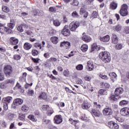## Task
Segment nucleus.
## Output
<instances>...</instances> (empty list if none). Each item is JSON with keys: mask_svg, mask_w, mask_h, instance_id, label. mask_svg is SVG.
I'll return each instance as SVG.
<instances>
[{"mask_svg": "<svg viewBox=\"0 0 129 129\" xmlns=\"http://www.w3.org/2000/svg\"><path fill=\"white\" fill-rule=\"evenodd\" d=\"M23 26L24 25H20L18 26L17 27V30L19 32H24V29H23Z\"/></svg>", "mask_w": 129, "mask_h": 129, "instance_id": "09e8293b", "label": "nucleus"}, {"mask_svg": "<svg viewBox=\"0 0 129 129\" xmlns=\"http://www.w3.org/2000/svg\"><path fill=\"white\" fill-rule=\"evenodd\" d=\"M99 95H107V91L105 89H100L98 91Z\"/></svg>", "mask_w": 129, "mask_h": 129, "instance_id": "c756f323", "label": "nucleus"}, {"mask_svg": "<svg viewBox=\"0 0 129 129\" xmlns=\"http://www.w3.org/2000/svg\"><path fill=\"white\" fill-rule=\"evenodd\" d=\"M70 42L68 41H63L60 42V47H64L66 49H69L71 47Z\"/></svg>", "mask_w": 129, "mask_h": 129, "instance_id": "aec40b11", "label": "nucleus"}, {"mask_svg": "<svg viewBox=\"0 0 129 129\" xmlns=\"http://www.w3.org/2000/svg\"><path fill=\"white\" fill-rule=\"evenodd\" d=\"M91 113L93 116H95L96 117H100L101 116H102V113L100 112V111L94 108L92 109Z\"/></svg>", "mask_w": 129, "mask_h": 129, "instance_id": "6e6552de", "label": "nucleus"}, {"mask_svg": "<svg viewBox=\"0 0 129 129\" xmlns=\"http://www.w3.org/2000/svg\"><path fill=\"white\" fill-rule=\"evenodd\" d=\"M127 5L123 4L121 6V8L119 11V14L122 17H126L128 15V11H127Z\"/></svg>", "mask_w": 129, "mask_h": 129, "instance_id": "7ed1b4c3", "label": "nucleus"}, {"mask_svg": "<svg viewBox=\"0 0 129 129\" xmlns=\"http://www.w3.org/2000/svg\"><path fill=\"white\" fill-rule=\"evenodd\" d=\"M102 112L103 115L105 116H110V115H112V113H113L112 109L110 107L107 106L103 109Z\"/></svg>", "mask_w": 129, "mask_h": 129, "instance_id": "20e7f679", "label": "nucleus"}, {"mask_svg": "<svg viewBox=\"0 0 129 129\" xmlns=\"http://www.w3.org/2000/svg\"><path fill=\"white\" fill-rule=\"evenodd\" d=\"M22 58V53H16L14 55L13 59L16 61H19Z\"/></svg>", "mask_w": 129, "mask_h": 129, "instance_id": "a878e982", "label": "nucleus"}, {"mask_svg": "<svg viewBox=\"0 0 129 129\" xmlns=\"http://www.w3.org/2000/svg\"><path fill=\"white\" fill-rule=\"evenodd\" d=\"M96 49H97V44H96V43H93L91 46L92 52L95 51Z\"/></svg>", "mask_w": 129, "mask_h": 129, "instance_id": "49530a36", "label": "nucleus"}, {"mask_svg": "<svg viewBox=\"0 0 129 129\" xmlns=\"http://www.w3.org/2000/svg\"><path fill=\"white\" fill-rule=\"evenodd\" d=\"M63 74L64 76H66V77H68V76H69L70 72L68 70H65L63 71Z\"/></svg>", "mask_w": 129, "mask_h": 129, "instance_id": "603ef678", "label": "nucleus"}, {"mask_svg": "<svg viewBox=\"0 0 129 129\" xmlns=\"http://www.w3.org/2000/svg\"><path fill=\"white\" fill-rule=\"evenodd\" d=\"M31 54L32 56H38V55H39V51L37 49H32L31 50Z\"/></svg>", "mask_w": 129, "mask_h": 129, "instance_id": "e433bc0d", "label": "nucleus"}, {"mask_svg": "<svg viewBox=\"0 0 129 129\" xmlns=\"http://www.w3.org/2000/svg\"><path fill=\"white\" fill-rule=\"evenodd\" d=\"M111 40L112 44H116L118 43V37L115 33L112 34Z\"/></svg>", "mask_w": 129, "mask_h": 129, "instance_id": "f3484780", "label": "nucleus"}, {"mask_svg": "<svg viewBox=\"0 0 129 129\" xmlns=\"http://www.w3.org/2000/svg\"><path fill=\"white\" fill-rule=\"evenodd\" d=\"M48 128H49V129H58V128L57 127H56V126H54L52 124L48 125Z\"/></svg>", "mask_w": 129, "mask_h": 129, "instance_id": "0e129e2a", "label": "nucleus"}, {"mask_svg": "<svg viewBox=\"0 0 129 129\" xmlns=\"http://www.w3.org/2000/svg\"><path fill=\"white\" fill-rule=\"evenodd\" d=\"M56 33V31L54 29H51L49 31V34L50 36H53Z\"/></svg>", "mask_w": 129, "mask_h": 129, "instance_id": "774afa93", "label": "nucleus"}, {"mask_svg": "<svg viewBox=\"0 0 129 129\" xmlns=\"http://www.w3.org/2000/svg\"><path fill=\"white\" fill-rule=\"evenodd\" d=\"M12 99L13 97H12L8 96L5 97L2 99V102L3 103L9 104V103H10V102L12 101Z\"/></svg>", "mask_w": 129, "mask_h": 129, "instance_id": "412c9836", "label": "nucleus"}, {"mask_svg": "<svg viewBox=\"0 0 129 129\" xmlns=\"http://www.w3.org/2000/svg\"><path fill=\"white\" fill-rule=\"evenodd\" d=\"M42 44L39 42H35L33 44V47L36 48V49H39L40 51H44V47H45V45L46 43L45 41H42Z\"/></svg>", "mask_w": 129, "mask_h": 129, "instance_id": "39448f33", "label": "nucleus"}, {"mask_svg": "<svg viewBox=\"0 0 129 129\" xmlns=\"http://www.w3.org/2000/svg\"><path fill=\"white\" fill-rule=\"evenodd\" d=\"M5 80V75L3 73V72L0 70V81Z\"/></svg>", "mask_w": 129, "mask_h": 129, "instance_id": "3c124183", "label": "nucleus"}, {"mask_svg": "<svg viewBox=\"0 0 129 129\" xmlns=\"http://www.w3.org/2000/svg\"><path fill=\"white\" fill-rule=\"evenodd\" d=\"M8 119L9 120H13L14 118L17 117V115L15 113H9L8 115Z\"/></svg>", "mask_w": 129, "mask_h": 129, "instance_id": "c85d7f7f", "label": "nucleus"}, {"mask_svg": "<svg viewBox=\"0 0 129 129\" xmlns=\"http://www.w3.org/2000/svg\"><path fill=\"white\" fill-rule=\"evenodd\" d=\"M127 104H128V101L126 100H123L119 102L120 106H125V105H127Z\"/></svg>", "mask_w": 129, "mask_h": 129, "instance_id": "72a5a7b5", "label": "nucleus"}, {"mask_svg": "<svg viewBox=\"0 0 129 129\" xmlns=\"http://www.w3.org/2000/svg\"><path fill=\"white\" fill-rule=\"evenodd\" d=\"M28 118L31 120V121H33L34 122H36L37 121V119L35 118V115L33 114H30L28 116Z\"/></svg>", "mask_w": 129, "mask_h": 129, "instance_id": "f704fd0d", "label": "nucleus"}, {"mask_svg": "<svg viewBox=\"0 0 129 129\" xmlns=\"http://www.w3.org/2000/svg\"><path fill=\"white\" fill-rule=\"evenodd\" d=\"M21 109L22 111H23L24 112H27L29 109H30V108L26 105H23Z\"/></svg>", "mask_w": 129, "mask_h": 129, "instance_id": "473e14b6", "label": "nucleus"}, {"mask_svg": "<svg viewBox=\"0 0 129 129\" xmlns=\"http://www.w3.org/2000/svg\"><path fill=\"white\" fill-rule=\"evenodd\" d=\"M83 36L82 37V40L85 42V43H89L92 41V38L89 35H86V33L84 32L82 34Z\"/></svg>", "mask_w": 129, "mask_h": 129, "instance_id": "9b49d317", "label": "nucleus"}, {"mask_svg": "<svg viewBox=\"0 0 129 129\" xmlns=\"http://www.w3.org/2000/svg\"><path fill=\"white\" fill-rule=\"evenodd\" d=\"M114 32H120L122 30V26L120 24H117L113 27Z\"/></svg>", "mask_w": 129, "mask_h": 129, "instance_id": "5701e85b", "label": "nucleus"}, {"mask_svg": "<svg viewBox=\"0 0 129 129\" xmlns=\"http://www.w3.org/2000/svg\"><path fill=\"white\" fill-rule=\"evenodd\" d=\"M5 33H6L7 34H12V33H13V31L10 28L6 27Z\"/></svg>", "mask_w": 129, "mask_h": 129, "instance_id": "8fccbe9b", "label": "nucleus"}, {"mask_svg": "<svg viewBox=\"0 0 129 129\" xmlns=\"http://www.w3.org/2000/svg\"><path fill=\"white\" fill-rule=\"evenodd\" d=\"M7 26L8 28H10V29H14L15 26H16V24H13V23H8L7 24Z\"/></svg>", "mask_w": 129, "mask_h": 129, "instance_id": "bf43d9fd", "label": "nucleus"}, {"mask_svg": "<svg viewBox=\"0 0 129 129\" xmlns=\"http://www.w3.org/2000/svg\"><path fill=\"white\" fill-rule=\"evenodd\" d=\"M25 117L26 116H25V114H22L20 115L19 118L20 120H22V121H25V120H26Z\"/></svg>", "mask_w": 129, "mask_h": 129, "instance_id": "5fc2aeb1", "label": "nucleus"}, {"mask_svg": "<svg viewBox=\"0 0 129 129\" xmlns=\"http://www.w3.org/2000/svg\"><path fill=\"white\" fill-rule=\"evenodd\" d=\"M6 27L0 28V33L1 34H5L6 33Z\"/></svg>", "mask_w": 129, "mask_h": 129, "instance_id": "052dcab7", "label": "nucleus"}, {"mask_svg": "<svg viewBox=\"0 0 129 129\" xmlns=\"http://www.w3.org/2000/svg\"><path fill=\"white\" fill-rule=\"evenodd\" d=\"M69 121L71 122V123L72 124H74L76 129H78V126H77L76 125L77 124V123H79V122H80L79 120H73V119L72 118H70Z\"/></svg>", "mask_w": 129, "mask_h": 129, "instance_id": "b1692460", "label": "nucleus"}, {"mask_svg": "<svg viewBox=\"0 0 129 129\" xmlns=\"http://www.w3.org/2000/svg\"><path fill=\"white\" fill-rule=\"evenodd\" d=\"M100 86L102 88L108 89L110 87V85L107 83L101 82Z\"/></svg>", "mask_w": 129, "mask_h": 129, "instance_id": "bb28decb", "label": "nucleus"}, {"mask_svg": "<svg viewBox=\"0 0 129 129\" xmlns=\"http://www.w3.org/2000/svg\"><path fill=\"white\" fill-rule=\"evenodd\" d=\"M99 77L100 78H102V79H104V80H108V77L107 76L105 75L104 74L101 73L99 75Z\"/></svg>", "mask_w": 129, "mask_h": 129, "instance_id": "58836bf2", "label": "nucleus"}, {"mask_svg": "<svg viewBox=\"0 0 129 129\" xmlns=\"http://www.w3.org/2000/svg\"><path fill=\"white\" fill-rule=\"evenodd\" d=\"M85 5L82 6L80 9V14L83 15L84 13H86V8H85Z\"/></svg>", "mask_w": 129, "mask_h": 129, "instance_id": "79ce46f5", "label": "nucleus"}, {"mask_svg": "<svg viewBox=\"0 0 129 129\" xmlns=\"http://www.w3.org/2000/svg\"><path fill=\"white\" fill-rule=\"evenodd\" d=\"M84 79L86 81H91V77H90L88 75H86V76H85Z\"/></svg>", "mask_w": 129, "mask_h": 129, "instance_id": "e2e57ef3", "label": "nucleus"}, {"mask_svg": "<svg viewBox=\"0 0 129 129\" xmlns=\"http://www.w3.org/2000/svg\"><path fill=\"white\" fill-rule=\"evenodd\" d=\"M110 9L113 10H116V9H117V3L112 2L110 4Z\"/></svg>", "mask_w": 129, "mask_h": 129, "instance_id": "cd10ccee", "label": "nucleus"}, {"mask_svg": "<svg viewBox=\"0 0 129 129\" xmlns=\"http://www.w3.org/2000/svg\"><path fill=\"white\" fill-rule=\"evenodd\" d=\"M50 106L48 105H43L41 107L42 110L46 111L48 108H49Z\"/></svg>", "mask_w": 129, "mask_h": 129, "instance_id": "6e6d98bb", "label": "nucleus"}, {"mask_svg": "<svg viewBox=\"0 0 129 129\" xmlns=\"http://www.w3.org/2000/svg\"><path fill=\"white\" fill-rule=\"evenodd\" d=\"M9 41L10 42L11 45H18L19 43V39L15 37H12L10 38Z\"/></svg>", "mask_w": 129, "mask_h": 129, "instance_id": "dca6fc26", "label": "nucleus"}, {"mask_svg": "<svg viewBox=\"0 0 129 129\" xmlns=\"http://www.w3.org/2000/svg\"><path fill=\"white\" fill-rule=\"evenodd\" d=\"M81 107L83 109H88L91 107V104H90V103L84 101L81 105Z\"/></svg>", "mask_w": 129, "mask_h": 129, "instance_id": "2eb2a0df", "label": "nucleus"}, {"mask_svg": "<svg viewBox=\"0 0 129 129\" xmlns=\"http://www.w3.org/2000/svg\"><path fill=\"white\" fill-rule=\"evenodd\" d=\"M81 50L82 52H86L88 50V45L86 44H83L81 47Z\"/></svg>", "mask_w": 129, "mask_h": 129, "instance_id": "7c9ffc66", "label": "nucleus"}, {"mask_svg": "<svg viewBox=\"0 0 129 129\" xmlns=\"http://www.w3.org/2000/svg\"><path fill=\"white\" fill-rule=\"evenodd\" d=\"M43 56L46 59H48V58H50V54L48 52H46L43 54Z\"/></svg>", "mask_w": 129, "mask_h": 129, "instance_id": "338daca9", "label": "nucleus"}, {"mask_svg": "<svg viewBox=\"0 0 129 129\" xmlns=\"http://www.w3.org/2000/svg\"><path fill=\"white\" fill-rule=\"evenodd\" d=\"M2 11L5 13H9L10 12V8L6 6H3L2 7Z\"/></svg>", "mask_w": 129, "mask_h": 129, "instance_id": "a19ab883", "label": "nucleus"}, {"mask_svg": "<svg viewBox=\"0 0 129 129\" xmlns=\"http://www.w3.org/2000/svg\"><path fill=\"white\" fill-rule=\"evenodd\" d=\"M4 72L6 76H10L13 72V68L10 65L6 66L4 68Z\"/></svg>", "mask_w": 129, "mask_h": 129, "instance_id": "423d86ee", "label": "nucleus"}, {"mask_svg": "<svg viewBox=\"0 0 129 129\" xmlns=\"http://www.w3.org/2000/svg\"><path fill=\"white\" fill-rule=\"evenodd\" d=\"M48 11L50 12V13H56L57 9L55 7H51L49 8Z\"/></svg>", "mask_w": 129, "mask_h": 129, "instance_id": "a18cd8bd", "label": "nucleus"}, {"mask_svg": "<svg viewBox=\"0 0 129 129\" xmlns=\"http://www.w3.org/2000/svg\"><path fill=\"white\" fill-rule=\"evenodd\" d=\"M31 60L33 61V63H39V61H40V58H33V57H31Z\"/></svg>", "mask_w": 129, "mask_h": 129, "instance_id": "4d7b16f0", "label": "nucleus"}, {"mask_svg": "<svg viewBox=\"0 0 129 129\" xmlns=\"http://www.w3.org/2000/svg\"><path fill=\"white\" fill-rule=\"evenodd\" d=\"M108 126L110 129H119V125L113 121H110L108 123Z\"/></svg>", "mask_w": 129, "mask_h": 129, "instance_id": "1a4fd4ad", "label": "nucleus"}, {"mask_svg": "<svg viewBox=\"0 0 129 129\" xmlns=\"http://www.w3.org/2000/svg\"><path fill=\"white\" fill-rule=\"evenodd\" d=\"M72 17H73V18H79V15L77 13V12L74 11L72 13Z\"/></svg>", "mask_w": 129, "mask_h": 129, "instance_id": "de8ad7c7", "label": "nucleus"}, {"mask_svg": "<svg viewBox=\"0 0 129 129\" xmlns=\"http://www.w3.org/2000/svg\"><path fill=\"white\" fill-rule=\"evenodd\" d=\"M76 69H77V70H79V71H81L83 70V65L80 64H78L76 67Z\"/></svg>", "mask_w": 129, "mask_h": 129, "instance_id": "864d4df0", "label": "nucleus"}, {"mask_svg": "<svg viewBox=\"0 0 129 129\" xmlns=\"http://www.w3.org/2000/svg\"><path fill=\"white\" fill-rule=\"evenodd\" d=\"M53 25L55 27H59L61 25V22L58 19L53 20Z\"/></svg>", "mask_w": 129, "mask_h": 129, "instance_id": "ea45409f", "label": "nucleus"}, {"mask_svg": "<svg viewBox=\"0 0 129 129\" xmlns=\"http://www.w3.org/2000/svg\"><path fill=\"white\" fill-rule=\"evenodd\" d=\"M77 84H83V81L81 79H78L76 81Z\"/></svg>", "mask_w": 129, "mask_h": 129, "instance_id": "69168bd1", "label": "nucleus"}, {"mask_svg": "<svg viewBox=\"0 0 129 129\" xmlns=\"http://www.w3.org/2000/svg\"><path fill=\"white\" fill-rule=\"evenodd\" d=\"M115 48L116 50H121L122 49V44L121 43H117L115 46Z\"/></svg>", "mask_w": 129, "mask_h": 129, "instance_id": "37998d69", "label": "nucleus"}, {"mask_svg": "<svg viewBox=\"0 0 129 129\" xmlns=\"http://www.w3.org/2000/svg\"><path fill=\"white\" fill-rule=\"evenodd\" d=\"M50 41L53 44H56L58 43V38L56 36H53L50 38Z\"/></svg>", "mask_w": 129, "mask_h": 129, "instance_id": "2f4dec72", "label": "nucleus"}, {"mask_svg": "<svg viewBox=\"0 0 129 129\" xmlns=\"http://www.w3.org/2000/svg\"><path fill=\"white\" fill-rule=\"evenodd\" d=\"M63 121V118L62 115L60 114L56 115L53 117V122L55 124H60Z\"/></svg>", "mask_w": 129, "mask_h": 129, "instance_id": "0eeeda50", "label": "nucleus"}, {"mask_svg": "<svg viewBox=\"0 0 129 129\" xmlns=\"http://www.w3.org/2000/svg\"><path fill=\"white\" fill-rule=\"evenodd\" d=\"M94 68L93 62L91 60H89L87 63V69L88 71H92Z\"/></svg>", "mask_w": 129, "mask_h": 129, "instance_id": "4468645a", "label": "nucleus"}, {"mask_svg": "<svg viewBox=\"0 0 129 129\" xmlns=\"http://www.w3.org/2000/svg\"><path fill=\"white\" fill-rule=\"evenodd\" d=\"M99 57L104 63H109L111 60L110 53L107 51H102L100 52Z\"/></svg>", "mask_w": 129, "mask_h": 129, "instance_id": "f257e3e1", "label": "nucleus"}, {"mask_svg": "<svg viewBox=\"0 0 129 129\" xmlns=\"http://www.w3.org/2000/svg\"><path fill=\"white\" fill-rule=\"evenodd\" d=\"M93 106L96 109H100V108H101V105L97 102H93Z\"/></svg>", "mask_w": 129, "mask_h": 129, "instance_id": "c9c22d12", "label": "nucleus"}, {"mask_svg": "<svg viewBox=\"0 0 129 129\" xmlns=\"http://www.w3.org/2000/svg\"><path fill=\"white\" fill-rule=\"evenodd\" d=\"M120 114L123 116H129V108L128 107H123L121 109Z\"/></svg>", "mask_w": 129, "mask_h": 129, "instance_id": "f8f14e48", "label": "nucleus"}, {"mask_svg": "<svg viewBox=\"0 0 129 129\" xmlns=\"http://www.w3.org/2000/svg\"><path fill=\"white\" fill-rule=\"evenodd\" d=\"M39 99H43V100H47V94L44 92H42L39 96Z\"/></svg>", "mask_w": 129, "mask_h": 129, "instance_id": "393cba45", "label": "nucleus"}, {"mask_svg": "<svg viewBox=\"0 0 129 129\" xmlns=\"http://www.w3.org/2000/svg\"><path fill=\"white\" fill-rule=\"evenodd\" d=\"M23 102L24 101L22 99L17 98L14 100L13 104L14 105H16V106H19V105H21V104H23Z\"/></svg>", "mask_w": 129, "mask_h": 129, "instance_id": "6ab92c4d", "label": "nucleus"}, {"mask_svg": "<svg viewBox=\"0 0 129 129\" xmlns=\"http://www.w3.org/2000/svg\"><path fill=\"white\" fill-rule=\"evenodd\" d=\"M123 34H125V35L129 34V26H125L123 29Z\"/></svg>", "mask_w": 129, "mask_h": 129, "instance_id": "4c0bfd02", "label": "nucleus"}, {"mask_svg": "<svg viewBox=\"0 0 129 129\" xmlns=\"http://www.w3.org/2000/svg\"><path fill=\"white\" fill-rule=\"evenodd\" d=\"M98 16V13L96 11H94L92 14V17L94 19H96V18H97Z\"/></svg>", "mask_w": 129, "mask_h": 129, "instance_id": "13d9d810", "label": "nucleus"}, {"mask_svg": "<svg viewBox=\"0 0 129 129\" xmlns=\"http://www.w3.org/2000/svg\"><path fill=\"white\" fill-rule=\"evenodd\" d=\"M80 26V22L79 21H73L69 25V29L71 32H76V30Z\"/></svg>", "mask_w": 129, "mask_h": 129, "instance_id": "f03ea898", "label": "nucleus"}, {"mask_svg": "<svg viewBox=\"0 0 129 129\" xmlns=\"http://www.w3.org/2000/svg\"><path fill=\"white\" fill-rule=\"evenodd\" d=\"M123 93V88L122 87H118L115 89L114 94L116 96H119Z\"/></svg>", "mask_w": 129, "mask_h": 129, "instance_id": "ddd939ff", "label": "nucleus"}, {"mask_svg": "<svg viewBox=\"0 0 129 129\" xmlns=\"http://www.w3.org/2000/svg\"><path fill=\"white\" fill-rule=\"evenodd\" d=\"M28 94L29 95V96H34V90H29Z\"/></svg>", "mask_w": 129, "mask_h": 129, "instance_id": "680f3d73", "label": "nucleus"}, {"mask_svg": "<svg viewBox=\"0 0 129 129\" xmlns=\"http://www.w3.org/2000/svg\"><path fill=\"white\" fill-rule=\"evenodd\" d=\"M32 47L33 45L29 42H25L23 45V48L24 50H26V51H29V50H31Z\"/></svg>", "mask_w": 129, "mask_h": 129, "instance_id": "a211bd4d", "label": "nucleus"}, {"mask_svg": "<svg viewBox=\"0 0 129 129\" xmlns=\"http://www.w3.org/2000/svg\"><path fill=\"white\" fill-rule=\"evenodd\" d=\"M67 25L64 26L63 29L61 31V35L64 36V37H68L70 36L71 33L70 32V30L69 29L66 28Z\"/></svg>", "mask_w": 129, "mask_h": 129, "instance_id": "9d476101", "label": "nucleus"}, {"mask_svg": "<svg viewBox=\"0 0 129 129\" xmlns=\"http://www.w3.org/2000/svg\"><path fill=\"white\" fill-rule=\"evenodd\" d=\"M53 113H54V110L53 109L48 110L46 112V114L48 116H51Z\"/></svg>", "mask_w": 129, "mask_h": 129, "instance_id": "c03bdc74", "label": "nucleus"}, {"mask_svg": "<svg viewBox=\"0 0 129 129\" xmlns=\"http://www.w3.org/2000/svg\"><path fill=\"white\" fill-rule=\"evenodd\" d=\"M110 40V36L109 35H107L104 37H100V40L101 41V42H108Z\"/></svg>", "mask_w": 129, "mask_h": 129, "instance_id": "4be33fe9", "label": "nucleus"}]
</instances>
